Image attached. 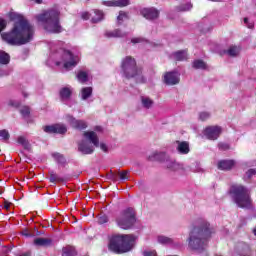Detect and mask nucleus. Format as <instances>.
I'll return each instance as SVG.
<instances>
[{
  "label": "nucleus",
  "mask_w": 256,
  "mask_h": 256,
  "mask_svg": "<svg viewBox=\"0 0 256 256\" xmlns=\"http://www.w3.org/2000/svg\"><path fill=\"white\" fill-rule=\"evenodd\" d=\"M83 137L86 140H81L78 142V151L82 155H91L95 152V147H99V137L97 133L93 131H86L83 133Z\"/></svg>",
  "instance_id": "obj_7"
},
{
  "label": "nucleus",
  "mask_w": 256,
  "mask_h": 256,
  "mask_svg": "<svg viewBox=\"0 0 256 256\" xmlns=\"http://www.w3.org/2000/svg\"><path fill=\"white\" fill-rule=\"evenodd\" d=\"M141 104H142V107H144V109H151V107H153V105H155V102L153 101V99H151L147 96H142Z\"/></svg>",
  "instance_id": "obj_25"
},
{
  "label": "nucleus",
  "mask_w": 256,
  "mask_h": 256,
  "mask_svg": "<svg viewBox=\"0 0 256 256\" xmlns=\"http://www.w3.org/2000/svg\"><path fill=\"white\" fill-rule=\"evenodd\" d=\"M141 41H143L141 38H133L131 43H141Z\"/></svg>",
  "instance_id": "obj_53"
},
{
  "label": "nucleus",
  "mask_w": 256,
  "mask_h": 256,
  "mask_svg": "<svg viewBox=\"0 0 256 256\" xmlns=\"http://www.w3.org/2000/svg\"><path fill=\"white\" fill-rule=\"evenodd\" d=\"M65 43L59 41L50 46V51L52 55L56 57V59H59V61H56V65L59 66L63 64L64 69L66 71H71V69L77 67V63H79L78 56L73 55L71 51L66 50L64 48Z\"/></svg>",
  "instance_id": "obj_4"
},
{
  "label": "nucleus",
  "mask_w": 256,
  "mask_h": 256,
  "mask_svg": "<svg viewBox=\"0 0 256 256\" xmlns=\"http://www.w3.org/2000/svg\"><path fill=\"white\" fill-rule=\"evenodd\" d=\"M66 120L74 129H79L80 131L83 129H87V122L84 120H78L71 115H66Z\"/></svg>",
  "instance_id": "obj_14"
},
{
  "label": "nucleus",
  "mask_w": 256,
  "mask_h": 256,
  "mask_svg": "<svg viewBox=\"0 0 256 256\" xmlns=\"http://www.w3.org/2000/svg\"><path fill=\"white\" fill-rule=\"evenodd\" d=\"M8 105H9L10 107H19V102L15 101V100H10V101L8 102Z\"/></svg>",
  "instance_id": "obj_48"
},
{
  "label": "nucleus",
  "mask_w": 256,
  "mask_h": 256,
  "mask_svg": "<svg viewBox=\"0 0 256 256\" xmlns=\"http://www.w3.org/2000/svg\"><path fill=\"white\" fill-rule=\"evenodd\" d=\"M253 175H256V169L251 168L246 172V176L248 179H251V177H253Z\"/></svg>",
  "instance_id": "obj_44"
},
{
  "label": "nucleus",
  "mask_w": 256,
  "mask_h": 256,
  "mask_svg": "<svg viewBox=\"0 0 256 256\" xmlns=\"http://www.w3.org/2000/svg\"><path fill=\"white\" fill-rule=\"evenodd\" d=\"M157 241L160 245H175V240H173V238L164 235L158 236Z\"/></svg>",
  "instance_id": "obj_23"
},
{
  "label": "nucleus",
  "mask_w": 256,
  "mask_h": 256,
  "mask_svg": "<svg viewBox=\"0 0 256 256\" xmlns=\"http://www.w3.org/2000/svg\"><path fill=\"white\" fill-rule=\"evenodd\" d=\"M148 161H160L161 163H164L166 169L169 171H179L183 169V164H179L165 152H155L151 154L148 156Z\"/></svg>",
  "instance_id": "obj_8"
},
{
  "label": "nucleus",
  "mask_w": 256,
  "mask_h": 256,
  "mask_svg": "<svg viewBox=\"0 0 256 256\" xmlns=\"http://www.w3.org/2000/svg\"><path fill=\"white\" fill-rule=\"evenodd\" d=\"M20 113L23 117H29V115L31 114V110L29 109V107L24 106L20 109Z\"/></svg>",
  "instance_id": "obj_38"
},
{
  "label": "nucleus",
  "mask_w": 256,
  "mask_h": 256,
  "mask_svg": "<svg viewBox=\"0 0 256 256\" xmlns=\"http://www.w3.org/2000/svg\"><path fill=\"white\" fill-rule=\"evenodd\" d=\"M173 56L176 61H187V51L185 50L174 52Z\"/></svg>",
  "instance_id": "obj_31"
},
{
  "label": "nucleus",
  "mask_w": 256,
  "mask_h": 256,
  "mask_svg": "<svg viewBox=\"0 0 256 256\" xmlns=\"http://www.w3.org/2000/svg\"><path fill=\"white\" fill-rule=\"evenodd\" d=\"M18 256H31V252H24L19 254Z\"/></svg>",
  "instance_id": "obj_54"
},
{
  "label": "nucleus",
  "mask_w": 256,
  "mask_h": 256,
  "mask_svg": "<svg viewBox=\"0 0 256 256\" xmlns=\"http://www.w3.org/2000/svg\"><path fill=\"white\" fill-rule=\"evenodd\" d=\"M235 167V161L233 160H222L218 163V169L222 171H231Z\"/></svg>",
  "instance_id": "obj_20"
},
{
  "label": "nucleus",
  "mask_w": 256,
  "mask_h": 256,
  "mask_svg": "<svg viewBox=\"0 0 256 256\" xmlns=\"http://www.w3.org/2000/svg\"><path fill=\"white\" fill-rule=\"evenodd\" d=\"M176 143H177L176 151H178L180 155H188L189 151H191V149L189 148V142L177 141Z\"/></svg>",
  "instance_id": "obj_19"
},
{
  "label": "nucleus",
  "mask_w": 256,
  "mask_h": 256,
  "mask_svg": "<svg viewBox=\"0 0 256 256\" xmlns=\"http://www.w3.org/2000/svg\"><path fill=\"white\" fill-rule=\"evenodd\" d=\"M126 36H127V33L122 32L119 29H116L111 32H106V37H126Z\"/></svg>",
  "instance_id": "obj_34"
},
{
  "label": "nucleus",
  "mask_w": 256,
  "mask_h": 256,
  "mask_svg": "<svg viewBox=\"0 0 256 256\" xmlns=\"http://www.w3.org/2000/svg\"><path fill=\"white\" fill-rule=\"evenodd\" d=\"M52 157H53V159H55V161L58 163V165H66V163H67L65 156H63L59 152L52 153Z\"/></svg>",
  "instance_id": "obj_30"
},
{
  "label": "nucleus",
  "mask_w": 256,
  "mask_h": 256,
  "mask_svg": "<svg viewBox=\"0 0 256 256\" xmlns=\"http://www.w3.org/2000/svg\"><path fill=\"white\" fill-rule=\"evenodd\" d=\"M94 15L91 19L92 23H101L105 17V14L101 10H94Z\"/></svg>",
  "instance_id": "obj_27"
},
{
  "label": "nucleus",
  "mask_w": 256,
  "mask_h": 256,
  "mask_svg": "<svg viewBox=\"0 0 256 256\" xmlns=\"http://www.w3.org/2000/svg\"><path fill=\"white\" fill-rule=\"evenodd\" d=\"M9 61H11V56L7 52L0 50V65H9Z\"/></svg>",
  "instance_id": "obj_28"
},
{
  "label": "nucleus",
  "mask_w": 256,
  "mask_h": 256,
  "mask_svg": "<svg viewBox=\"0 0 256 256\" xmlns=\"http://www.w3.org/2000/svg\"><path fill=\"white\" fill-rule=\"evenodd\" d=\"M0 137H2V139L4 140V141H9V137H10V135H9V131H7V130H0Z\"/></svg>",
  "instance_id": "obj_41"
},
{
  "label": "nucleus",
  "mask_w": 256,
  "mask_h": 256,
  "mask_svg": "<svg viewBox=\"0 0 256 256\" xmlns=\"http://www.w3.org/2000/svg\"><path fill=\"white\" fill-rule=\"evenodd\" d=\"M77 79L80 83H87L89 81V75L85 71H79Z\"/></svg>",
  "instance_id": "obj_35"
},
{
  "label": "nucleus",
  "mask_w": 256,
  "mask_h": 256,
  "mask_svg": "<svg viewBox=\"0 0 256 256\" xmlns=\"http://www.w3.org/2000/svg\"><path fill=\"white\" fill-rule=\"evenodd\" d=\"M82 19H84L85 21H87V19H89V12H84L82 14Z\"/></svg>",
  "instance_id": "obj_52"
},
{
  "label": "nucleus",
  "mask_w": 256,
  "mask_h": 256,
  "mask_svg": "<svg viewBox=\"0 0 256 256\" xmlns=\"http://www.w3.org/2000/svg\"><path fill=\"white\" fill-rule=\"evenodd\" d=\"M44 132L53 134L58 133L59 135H64V133H67V127L63 124H54V125H48L44 126Z\"/></svg>",
  "instance_id": "obj_13"
},
{
  "label": "nucleus",
  "mask_w": 256,
  "mask_h": 256,
  "mask_svg": "<svg viewBox=\"0 0 256 256\" xmlns=\"http://www.w3.org/2000/svg\"><path fill=\"white\" fill-rule=\"evenodd\" d=\"M8 17L10 21H14V25L10 32L1 34L3 41L8 43V45H26V43L33 41L35 28L25 17L17 12H10Z\"/></svg>",
  "instance_id": "obj_1"
},
{
  "label": "nucleus",
  "mask_w": 256,
  "mask_h": 256,
  "mask_svg": "<svg viewBox=\"0 0 256 256\" xmlns=\"http://www.w3.org/2000/svg\"><path fill=\"white\" fill-rule=\"evenodd\" d=\"M62 256H77V250L73 246H66L62 249Z\"/></svg>",
  "instance_id": "obj_29"
},
{
  "label": "nucleus",
  "mask_w": 256,
  "mask_h": 256,
  "mask_svg": "<svg viewBox=\"0 0 256 256\" xmlns=\"http://www.w3.org/2000/svg\"><path fill=\"white\" fill-rule=\"evenodd\" d=\"M34 245H36V247H49V245H51V239L36 238L34 239Z\"/></svg>",
  "instance_id": "obj_22"
},
{
  "label": "nucleus",
  "mask_w": 256,
  "mask_h": 256,
  "mask_svg": "<svg viewBox=\"0 0 256 256\" xmlns=\"http://www.w3.org/2000/svg\"><path fill=\"white\" fill-rule=\"evenodd\" d=\"M193 68L194 69H207V64L203 60H194Z\"/></svg>",
  "instance_id": "obj_36"
},
{
  "label": "nucleus",
  "mask_w": 256,
  "mask_h": 256,
  "mask_svg": "<svg viewBox=\"0 0 256 256\" xmlns=\"http://www.w3.org/2000/svg\"><path fill=\"white\" fill-rule=\"evenodd\" d=\"M143 255L144 256H157V252L155 250H151V251L146 250L143 252Z\"/></svg>",
  "instance_id": "obj_46"
},
{
  "label": "nucleus",
  "mask_w": 256,
  "mask_h": 256,
  "mask_svg": "<svg viewBox=\"0 0 256 256\" xmlns=\"http://www.w3.org/2000/svg\"><path fill=\"white\" fill-rule=\"evenodd\" d=\"M124 19H127V13L123 12V11H120L118 17H117V20L118 21H123Z\"/></svg>",
  "instance_id": "obj_45"
},
{
  "label": "nucleus",
  "mask_w": 256,
  "mask_h": 256,
  "mask_svg": "<svg viewBox=\"0 0 256 256\" xmlns=\"http://www.w3.org/2000/svg\"><path fill=\"white\" fill-rule=\"evenodd\" d=\"M22 235H24V237H33V234H31L29 230H23Z\"/></svg>",
  "instance_id": "obj_50"
},
{
  "label": "nucleus",
  "mask_w": 256,
  "mask_h": 256,
  "mask_svg": "<svg viewBox=\"0 0 256 256\" xmlns=\"http://www.w3.org/2000/svg\"><path fill=\"white\" fill-rule=\"evenodd\" d=\"M9 207H10L9 202H5V204H4V209H9Z\"/></svg>",
  "instance_id": "obj_55"
},
{
  "label": "nucleus",
  "mask_w": 256,
  "mask_h": 256,
  "mask_svg": "<svg viewBox=\"0 0 256 256\" xmlns=\"http://www.w3.org/2000/svg\"><path fill=\"white\" fill-rule=\"evenodd\" d=\"M218 149L220 151H227V150H229V144H227V143H219L218 144Z\"/></svg>",
  "instance_id": "obj_43"
},
{
  "label": "nucleus",
  "mask_w": 256,
  "mask_h": 256,
  "mask_svg": "<svg viewBox=\"0 0 256 256\" xmlns=\"http://www.w3.org/2000/svg\"><path fill=\"white\" fill-rule=\"evenodd\" d=\"M192 171L194 173H201L203 171V168H201V165L197 164L194 168H192Z\"/></svg>",
  "instance_id": "obj_47"
},
{
  "label": "nucleus",
  "mask_w": 256,
  "mask_h": 256,
  "mask_svg": "<svg viewBox=\"0 0 256 256\" xmlns=\"http://www.w3.org/2000/svg\"><path fill=\"white\" fill-rule=\"evenodd\" d=\"M122 71L126 79L133 77H141V69H137V62L131 56H127L122 60Z\"/></svg>",
  "instance_id": "obj_10"
},
{
  "label": "nucleus",
  "mask_w": 256,
  "mask_h": 256,
  "mask_svg": "<svg viewBox=\"0 0 256 256\" xmlns=\"http://www.w3.org/2000/svg\"><path fill=\"white\" fill-rule=\"evenodd\" d=\"M49 181L50 183H65L66 179L57 175L53 170L49 172Z\"/></svg>",
  "instance_id": "obj_21"
},
{
  "label": "nucleus",
  "mask_w": 256,
  "mask_h": 256,
  "mask_svg": "<svg viewBox=\"0 0 256 256\" xmlns=\"http://www.w3.org/2000/svg\"><path fill=\"white\" fill-rule=\"evenodd\" d=\"M101 3L105 7H127L131 5V0H108Z\"/></svg>",
  "instance_id": "obj_17"
},
{
  "label": "nucleus",
  "mask_w": 256,
  "mask_h": 256,
  "mask_svg": "<svg viewBox=\"0 0 256 256\" xmlns=\"http://www.w3.org/2000/svg\"><path fill=\"white\" fill-rule=\"evenodd\" d=\"M109 179H111V181H114V183H116L117 181H127L129 179V171L123 170L111 172L109 175Z\"/></svg>",
  "instance_id": "obj_16"
},
{
  "label": "nucleus",
  "mask_w": 256,
  "mask_h": 256,
  "mask_svg": "<svg viewBox=\"0 0 256 256\" xmlns=\"http://www.w3.org/2000/svg\"><path fill=\"white\" fill-rule=\"evenodd\" d=\"M135 245V236L131 234H113L109 237L108 249L112 253L121 255L129 253Z\"/></svg>",
  "instance_id": "obj_5"
},
{
  "label": "nucleus",
  "mask_w": 256,
  "mask_h": 256,
  "mask_svg": "<svg viewBox=\"0 0 256 256\" xmlns=\"http://www.w3.org/2000/svg\"><path fill=\"white\" fill-rule=\"evenodd\" d=\"M99 129H101V127H96V130L99 131Z\"/></svg>",
  "instance_id": "obj_58"
},
{
  "label": "nucleus",
  "mask_w": 256,
  "mask_h": 256,
  "mask_svg": "<svg viewBox=\"0 0 256 256\" xmlns=\"http://www.w3.org/2000/svg\"><path fill=\"white\" fill-rule=\"evenodd\" d=\"M179 11H191L193 9V5L191 3L183 4L179 6Z\"/></svg>",
  "instance_id": "obj_39"
},
{
  "label": "nucleus",
  "mask_w": 256,
  "mask_h": 256,
  "mask_svg": "<svg viewBox=\"0 0 256 256\" xmlns=\"http://www.w3.org/2000/svg\"><path fill=\"white\" fill-rule=\"evenodd\" d=\"M24 97H29V94H27L26 92H23Z\"/></svg>",
  "instance_id": "obj_56"
},
{
  "label": "nucleus",
  "mask_w": 256,
  "mask_h": 256,
  "mask_svg": "<svg viewBox=\"0 0 256 256\" xmlns=\"http://www.w3.org/2000/svg\"><path fill=\"white\" fill-rule=\"evenodd\" d=\"M109 222V217L105 214H99L98 216V223L99 225H105V223Z\"/></svg>",
  "instance_id": "obj_37"
},
{
  "label": "nucleus",
  "mask_w": 256,
  "mask_h": 256,
  "mask_svg": "<svg viewBox=\"0 0 256 256\" xmlns=\"http://www.w3.org/2000/svg\"><path fill=\"white\" fill-rule=\"evenodd\" d=\"M137 222L135 217V209L126 208L116 218V223L120 229H132L133 225Z\"/></svg>",
  "instance_id": "obj_9"
},
{
  "label": "nucleus",
  "mask_w": 256,
  "mask_h": 256,
  "mask_svg": "<svg viewBox=\"0 0 256 256\" xmlns=\"http://www.w3.org/2000/svg\"><path fill=\"white\" fill-rule=\"evenodd\" d=\"M60 17L61 12L59 9L51 8L36 15V21H38L48 33H62L63 27L59 21Z\"/></svg>",
  "instance_id": "obj_3"
},
{
  "label": "nucleus",
  "mask_w": 256,
  "mask_h": 256,
  "mask_svg": "<svg viewBox=\"0 0 256 256\" xmlns=\"http://www.w3.org/2000/svg\"><path fill=\"white\" fill-rule=\"evenodd\" d=\"M179 81H181V79L179 78L178 72H167L164 75V83L166 85H178Z\"/></svg>",
  "instance_id": "obj_15"
},
{
  "label": "nucleus",
  "mask_w": 256,
  "mask_h": 256,
  "mask_svg": "<svg viewBox=\"0 0 256 256\" xmlns=\"http://www.w3.org/2000/svg\"><path fill=\"white\" fill-rule=\"evenodd\" d=\"M100 149H102L104 151V153H107V151H108L107 145L105 143L100 144Z\"/></svg>",
  "instance_id": "obj_51"
},
{
  "label": "nucleus",
  "mask_w": 256,
  "mask_h": 256,
  "mask_svg": "<svg viewBox=\"0 0 256 256\" xmlns=\"http://www.w3.org/2000/svg\"><path fill=\"white\" fill-rule=\"evenodd\" d=\"M241 49L237 46H230L228 50H225L224 53H227L229 57H237L239 55Z\"/></svg>",
  "instance_id": "obj_33"
},
{
  "label": "nucleus",
  "mask_w": 256,
  "mask_h": 256,
  "mask_svg": "<svg viewBox=\"0 0 256 256\" xmlns=\"http://www.w3.org/2000/svg\"><path fill=\"white\" fill-rule=\"evenodd\" d=\"M7 29V20L0 18V34Z\"/></svg>",
  "instance_id": "obj_42"
},
{
  "label": "nucleus",
  "mask_w": 256,
  "mask_h": 256,
  "mask_svg": "<svg viewBox=\"0 0 256 256\" xmlns=\"http://www.w3.org/2000/svg\"><path fill=\"white\" fill-rule=\"evenodd\" d=\"M161 12L157 8L151 7V8H143L140 11V14L144 19H147L148 21H155V19H159V15Z\"/></svg>",
  "instance_id": "obj_11"
},
{
  "label": "nucleus",
  "mask_w": 256,
  "mask_h": 256,
  "mask_svg": "<svg viewBox=\"0 0 256 256\" xmlns=\"http://www.w3.org/2000/svg\"><path fill=\"white\" fill-rule=\"evenodd\" d=\"M17 142L19 145H22L26 151H31V144L29 143V140L23 136L18 137Z\"/></svg>",
  "instance_id": "obj_32"
},
{
  "label": "nucleus",
  "mask_w": 256,
  "mask_h": 256,
  "mask_svg": "<svg viewBox=\"0 0 256 256\" xmlns=\"http://www.w3.org/2000/svg\"><path fill=\"white\" fill-rule=\"evenodd\" d=\"M236 251L241 256H249V255H251V247L249 246V244H247L245 242H239L236 245Z\"/></svg>",
  "instance_id": "obj_18"
},
{
  "label": "nucleus",
  "mask_w": 256,
  "mask_h": 256,
  "mask_svg": "<svg viewBox=\"0 0 256 256\" xmlns=\"http://www.w3.org/2000/svg\"><path fill=\"white\" fill-rule=\"evenodd\" d=\"M213 233H215V228L211 226L209 221L203 218L198 219L189 233L188 247L193 251H205Z\"/></svg>",
  "instance_id": "obj_2"
},
{
  "label": "nucleus",
  "mask_w": 256,
  "mask_h": 256,
  "mask_svg": "<svg viewBox=\"0 0 256 256\" xmlns=\"http://www.w3.org/2000/svg\"><path fill=\"white\" fill-rule=\"evenodd\" d=\"M244 23L248 29H253V23H249V18H244Z\"/></svg>",
  "instance_id": "obj_49"
},
{
  "label": "nucleus",
  "mask_w": 256,
  "mask_h": 256,
  "mask_svg": "<svg viewBox=\"0 0 256 256\" xmlns=\"http://www.w3.org/2000/svg\"><path fill=\"white\" fill-rule=\"evenodd\" d=\"M34 1H36V3H41V0H34Z\"/></svg>",
  "instance_id": "obj_57"
},
{
  "label": "nucleus",
  "mask_w": 256,
  "mask_h": 256,
  "mask_svg": "<svg viewBox=\"0 0 256 256\" xmlns=\"http://www.w3.org/2000/svg\"><path fill=\"white\" fill-rule=\"evenodd\" d=\"M71 89L64 87L60 90V98L62 101H69V99H71Z\"/></svg>",
  "instance_id": "obj_26"
},
{
  "label": "nucleus",
  "mask_w": 256,
  "mask_h": 256,
  "mask_svg": "<svg viewBox=\"0 0 256 256\" xmlns=\"http://www.w3.org/2000/svg\"><path fill=\"white\" fill-rule=\"evenodd\" d=\"M93 95V88L92 87H84L81 89V99L83 101H87L89 97Z\"/></svg>",
  "instance_id": "obj_24"
},
{
  "label": "nucleus",
  "mask_w": 256,
  "mask_h": 256,
  "mask_svg": "<svg viewBox=\"0 0 256 256\" xmlns=\"http://www.w3.org/2000/svg\"><path fill=\"white\" fill-rule=\"evenodd\" d=\"M232 199L241 209H253V200L251 199V192L247 187L239 184H234L229 190Z\"/></svg>",
  "instance_id": "obj_6"
},
{
  "label": "nucleus",
  "mask_w": 256,
  "mask_h": 256,
  "mask_svg": "<svg viewBox=\"0 0 256 256\" xmlns=\"http://www.w3.org/2000/svg\"><path fill=\"white\" fill-rule=\"evenodd\" d=\"M211 117V113L209 112H200L199 119L200 121H207Z\"/></svg>",
  "instance_id": "obj_40"
},
{
  "label": "nucleus",
  "mask_w": 256,
  "mask_h": 256,
  "mask_svg": "<svg viewBox=\"0 0 256 256\" xmlns=\"http://www.w3.org/2000/svg\"><path fill=\"white\" fill-rule=\"evenodd\" d=\"M221 131V127L219 126H209L204 130V135L207 139H210V141H216V139H219Z\"/></svg>",
  "instance_id": "obj_12"
}]
</instances>
